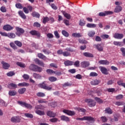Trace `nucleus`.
I'll return each instance as SVG.
<instances>
[{
	"label": "nucleus",
	"instance_id": "obj_1",
	"mask_svg": "<svg viewBox=\"0 0 125 125\" xmlns=\"http://www.w3.org/2000/svg\"><path fill=\"white\" fill-rule=\"evenodd\" d=\"M76 120L78 121H88V122H91V123H94L95 119L90 116H85L83 118H77Z\"/></svg>",
	"mask_w": 125,
	"mask_h": 125
},
{
	"label": "nucleus",
	"instance_id": "obj_2",
	"mask_svg": "<svg viewBox=\"0 0 125 125\" xmlns=\"http://www.w3.org/2000/svg\"><path fill=\"white\" fill-rule=\"evenodd\" d=\"M29 69L32 71H34L35 72H42V68L34 64H32L30 66Z\"/></svg>",
	"mask_w": 125,
	"mask_h": 125
},
{
	"label": "nucleus",
	"instance_id": "obj_3",
	"mask_svg": "<svg viewBox=\"0 0 125 125\" xmlns=\"http://www.w3.org/2000/svg\"><path fill=\"white\" fill-rule=\"evenodd\" d=\"M39 86L41 88H43V89H46V90H51L52 89V87L51 85L47 86L45 84V82H43L42 83L39 84Z\"/></svg>",
	"mask_w": 125,
	"mask_h": 125
},
{
	"label": "nucleus",
	"instance_id": "obj_4",
	"mask_svg": "<svg viewBox=\"0 0 125 125\" xmlns=\"http://www.w3.org/2000/svg\"><path fill=\"white\" fill-rule=\"evenodd\" d=\"M85 102L88 104L89 107H94L96 105V102L92 100V99H86Z\"/></svg>",
	"mask_w": 125,
	"mask_h": 125
},
{
	"label": "nucleus",
	"instance_id": "obj_5",
	"mask_svg": "<svg viewBox=\"0 0 125 125\" xmlns=\"http://www.w3.org/2000/svg\"><path fill=\"white\" fill-rule=\"evenodd\" d=\"M16 30L17 31V32L16 33V35L18 36V37H20L22 34H23L24 32V29H23L21 28H20L19 27H16Z\"/></svg>",
	"mask_w": 125,
	"mask_h": 125
},
{
	"label": "nucleus",
	"instance_id": "obj_6",
	"mask_svg": "<svg viewBox=\"0 0 125 125\" xmlns=\"http://www.w3.org/2000/svg\"><path fill=\"white\" fill-rule=\"evenodd\" d=\"M18 103L22 107H25V108H28V109H32L33 107L31 104H28L25 102L19 101L18 102Z\"/></svg>",
	"mask_w": 125,
	"mask_h": 125
},
{
	"label": "nucleus",
	"instance_id": "obj_7",
	"mask_svg": "<svg viewBox=\"0 0 125 125\" xmlns=\"http://www.w3.org/2000/svg\"><path fill=\"white\" fill-rule=\"evenodd\" d=\"M64 114H67L68 116H75L76 115V112L74 111H71L67 109H64L63 110Z\"/></svg>",
	"mask_w": 125,
	"mask_h": 125
},
{
	"label": "nucleus",
	"instance_id": "obj_8",
	"mask_svg": "<svg viewBox=\"0 0 125 125\" xmlns=\"http://www.w3.org/2000/svg\"><path fill=\"white\" fill-rule=\"evenodd\" d=\"M99 69L102 74H104V75H108V70L106 67L104 66H100Z\"/></svg>",
	"mask_w": 125,
	"mask_h": 125
},
{
	"label": "nucleus",
	"instance_id": "obj_9",
	"mask_svg": "<svg viewBox=\"0 0 125 125\" xmlns=\"http://www.w3.org/2000/svg\"><path fill=\"white\" fill-rule=\"evenodd\" d=\"M11 121L12 123H20L21 119H20V117L18 116H15L11 118Z\"/></svg>",
	"mask_w": 125,
	"mask_h": 125
},
{
	"label": "nucleus",
	"instance_id": "obj_10",
	"mask_svg": "<svg viewBox=\"0 0 125 125\" xmlns=\"http://www.w3.org/2000/svg\"><path fill=\"white\" fill-rule=\"evenodd\" d=\"M115 39H118V40H122L124 38V34L115 33L114 36Z\"/></svg>",
	"mask_w": 125,
	"mask_h": 125
},
{
	"label": "nucleus",
	"instance_id": "obj_11",
	"mask_svg": "<svg viewBox=\"0 0 125 125\" xmlns=\"http://www.w3.org/2000/svg\"><path fill=\"white\" fill-rule=\"evenodd\" d=\"M109 14H113V12L108 11H105L104 13L101 12V13H99V16H106V15H108Z\"/></svg>",
	"mask_w": 125,
	"mask_h": 125
},
{
	"label": "nucleus",
	"instance_id": "obj_12",
	"mask_svg": "<svg viewBox=\"0 0 125 125\" xmlns=\"http://www.w3.org/2000/svg\"><path fill=\"white\" fill-rule=\"evenodd\" d=\"M3 28V30H5V31H11V30H13V27L8 24L4 25Z\"/></svg>",
	"mask_w": 125,
	"mask_h": 125
},
{
	"label": "nucleus",
	"instance_id": "obj_13",
	"mask_svg": "<svg viewBox=\"0 0 125 125\" xmlns=\"http://www.w3.org/2000/svg\"><path fill=\"white\" fill-rule=\"evenodd\" d=\"M34 61L36 64H38V65H40V66H42V67H44V63L43 62L40 61L39 59H35L34 60Z\"/></svg>",
	"mask_w": 125,
	"mask_h": 125
},
{
	"label": "nucleus",
	"instance_id": "obj_14",
	"mask_svg": "<svg viewBox=\"0 0 125 125\" xmlns=\"http://www.w3.org/2000/svg\"><path fill=\"white\" fill-rule=\"evenodd\" d=\"M81 65L83 68H86V67H88V66H89V62L83 61L81 62Z\"/></svg>",
	"mask_w": 125,
	"mask_h": 125
},
{
	"label": "nucleus",
	"instance_id": "obj_15",
	"mask_svg": "<svg viewBox=\"0 0 125 125\" xmlns=\"http://www.w3.org/2000/svg\"><path fill=\"white\" fill-rule=\"evenodd\" d=\"M74 110H76V111H78V112H82L83 113V115H84V113L86 112V110L85 109L83 108L82 107H75Z\"/></svg>",
	"mask_w": 125,
	"mask_h": 125
},
{
	"label": "nucleus",
	"instance_id": "obj_16",
	"mask_svg": "<svg viewBox=\"0 0 125 125\" xmlns=\"http://www.w3.org/2000/svg\"><path fill=\"white\" fill-rule=\"evenodd\" d=\"M1 64L3 66V68L4 69H5L6 70H7V69H8V68H9V67H10V65L9 64L4 62V61H2L1 62Z\"/></svg>",
	"mask_w": 125,
	"mask_h": 125
},
{
	"label": "nucleus",
	"instance_id": "obj_17",
	"mask_svg": "<svg viewBox=\"0 0 125 125\" xmlns=\"http://www.w3.org/2000/svg\"><path fill=\"white\" fill-rule=\"evenodd\" d=\"M99 63L101 65H109L110 62L107 60H101L99 62Z\"/></svg>",
	"mask_w": 125,
	"mask_h": 125
},
{
	"label": "nucleus",
	"instance_id": "obj_18",
	"mask_svg": "<svg viewBox=\"0 0 125 125\" xmlns=\"http://www.w3.org/2000/svg\"><path fill=\"white\" fill-rule=\"evenodd\" d=\"M30 34L31 35H32V36H37V37H40L41 36V34H40V33H39L38 31L36 30H32L30 32Z\"/></svg>",
	"mask_w": 125,
	"mask_h": 125
},
{
	"label": "nucleus",
	"instance_id": "obj_19",
	"mask_svg": "<svg viewBox=\"0 0 125 125\" xmlns=\"http://www.w3.org/2000/svg\"><path fill=\"white\" fill-rule=\"evenodd\" d=\"M94 46L98 49L99 51H103V46H102L101 44H95Z\"/></svg>",
	"mask_w": 125,
	"mask_h": 125
},
{
	"label": "nucleus",
	"instance_id": "obj_20",
	"mask_svg": "<svg viewBox=\"0 0 125 125\" xmlns=\"http://www.w3.org/2000/svg\"><path fill=\"white\" fill-rule=\"evenodd\" d=\"M61 120L62 121H64V122H70V118L64 115H62L61 117Z\"/></svg>",
	"mask_w": 125,
	"mask_h": 125
},
{
	"label": "nucleus",
	"instance_id": "obj_21",
	"mask_svg": "<svg viewBox=\"0 0 125 125\" xmlns=\"http://www.w3.org/2000/svg\"><path fill=\"white\" fill-rule=\"evenodd\" d=\"M18 13L20 16L21 17L22 19H26V18H27V17L26 16V15H25V14H24L23 11H19Z\"/></svg>",
	"mask_w": 125,
	"mask_h": 125
},
{
	"label": "nucleus",
	"instance_id": "obj_22",
	"mask_svg": "<svg viewBox=\"0 0 125 125\" xmlns=\"http://www.w3.org/2000/svg\"><path fill=\"white\" fill-rule=\"evenodd\" d=\"M47 116L50 117L51 118H54V117L56 116V114H55L52 111H48L47 113Z\"/></svg>",
	"mask_w": 125,
	"mask_h": 125
},
{
	"label": "nucleus",
	"instance_id": "obj_23",
	"mask_svg": "<svg viewBox=\"0 0 125 125\" xmlns=\"http://www.w3.org/2000/svg\"><path fill=\"white\" fill-rule=\"evenodd\" d=\"M72 37H74V38H81L83 37V35L80 33H74L72 34Z\"/></svg>",
	"mask_w": 125,
	"mask_h": 125
},
{
	"label": "nucleus",
	"instance_id": "obj_24",
	"mask_svg": "<svg viewBox=\"0 0 125 125\" xmlns=\"http://www.w3.org/2000/svg\"><path fill=\"white\" fill-rule=\"evenodd\" d=\"M64 64L65 66H71L74 65V62L70 61H66L64 62Z\"/></svg>",
	"mask_w": 125,
	"mask_h": 125
},
{
	"label": "nucleus",
	"instance_id": "obj_25",
	"mask_svg": "<svg viewBox=\"0 0 125 125\" xmlns=\"http://www.w3.org/2000/svg\"><path fill=\"white\" fill-rule=\"evenodd\" d=\"M26 91V88H21L18 90V92L20 94H24Z\"/></svg>",
	"mask_w": 125,
	"mask_h": 125
},
{
	"label": "nucleus",
	"instance_id": "obj_26",
	"mask_svg": "<svg viewBox=\"0 0 125 125\" xmlns=\"http://www.w3.org/2000/svg\"><path fill=\"white\" fill-rule=\"evenodd\" d=\"M62 12L64 16L67 18V19H70V18H71V16L70 15V14L66 13L64 11H62Z\"/></svg>",
	"mask_w": 125,
	"mask_h": 125
},
{
	"label": "nucleus",
	"instance_id": "obj_27",
	"mask_svg": "<svg viewBox=\"0 0 125 125\" xmlns=\"http://www.w3.org/2000/svg\"><path fill=\"white\" fill-rule=\"evenodd\" d=\"M38 56L39 58H40L41 59H43V60H46L47 59L46 57H45L42 53L38 54Z\"/></svg>",
	"mask_w": 125,
	"mask_h": 125
},
{
	"label": "nucleus",
	"instance_id": "obj_28",
	"mask_svg": "<svg viewBox=\"0 0 125 125\" xmlns=\"http://www.w3.org/2000/svg\"><path fill=\"white\" fill-rule=\"evenodd\" d=\"M95 35V31H90L88 32V36L90 37V38H92Z\"/></svg>",
	"mask_w": 125,
	"mask_h": 125
},
{
	"label": "nucleus",
	"instance_id": "obj_29",
	"mask_svg": "<svg viewBox=\"0 0 125 125\" xmlns=\"http://www.w3.org/2000/svg\"><path fill=\"white\" fill-rule=\"evenodd\" d=\"M35 113L40 116H43L44 115V111L42 110H36Z\"/></svg>",
	"mask_w": 125,
	"mask_h": 125
},
{
	"label": "nucleus",
	"instance_id": "obj_30",
	"mask_svg": "<svg viewBox=\"0 0 125 125\" xmlns=\"http://www.w3.org/2000/svg\"><path fill=\"white\" fill-rule=\"evenodd\" d=\"M9 88H17V85L14 83H11L8 85Z\"/></svg>",
	"mask_w": 125,
	"mask_h": 125
},
{
	"label": "nucleus",
	"instance_id": "obj_31",
	"mask_svg": "<svg viewBox=\"0 0 125 125\" xmlns=\"http://www.w3.org/2000/svg\"><path fill=\"white\" fill-rule=\"evenodd\" d=\"M122 9H123V8H122L121 6H117L116 7L114 10V12L116 13L120 12H121V10H122Z\"/></svg>",
	"mask_w": 125,
	"mask_h": 125
},
{
	"label": "nucleus",
	"instance_id": "obj_32",
	"mask_svg": "<svg viewBox=\"0 0 125 125\" xmlns=\"http://www.w3.org/2000/svg\"><path fill=\"white\" fill-rule=\"evenodd\" d=\"M86 27L87 28H96V24L94 23H87Z\"/></svg>",
	"mask_w": 125,
	"mask_h": 125
},
{
	"label": "nucleus",
	"instance_id": "obj_33",
	"mask_svg": "<svg viewBox=\"0 0 125 125\" xmlns=\"http://www.w3.org/2000/svg\"><path fill=\"white\" fill-rule=\"evenodd\" d=\"M17 94V93L15 90H10L9 91V95H10V96H15V95Z\"/></svg>",
	"mask_w": 125,
	"mask_h": 125
},
{
	"label": "nucleus",
	"instance_id": "obj_34",
	"mask_svg": "<svg viewBox=\"0 0 125 125\" xmlns=\"http://www.w3.org/2000/svg\"><path fill=\"white\" fill-rule=\"evenodd\" d=\"M7 37L10 39H14L16 37V35H15V34L13 33H8Z\"/></svg>",
	"mask_w": 125,
	"mask_h": 125
},
{
	"label": "nucleus",
	"instance_id": "obj_35",
	"mask_svg": "<svg viewBox=\"0 0 125 125\" xmlns=\"http://www.w3.org/2000/svg\"><path fill=\"white\" fill-rule=\"evenodd\" d=\"M105 112L106 114H109L110 115L113 114V111H112V109H111V108L109 107L105 109Z\"/></svg>",
	"mask_w": 125,
	"mask_h": 125
},
{
	"label": "nucleus",
	"instance_id": "obj_36",
	"mask_svg": "<svg viewBox=\"0 0 125 125\" xmlns=\"http://www.w3.org/2000/svg\"><path fill=\"white\" fill-rule=\"evenodd\" d=\"M29 83H19L18 84L19 86H29Z\"/></svg>",
	"mask_w": 125,
	"mask_h": 125
},
{
	"label": "nucleus",
	"instance_id": "obj_37",
	"mask_svg": "<svg viewBox=\"0 0 125 125\" xmlns=\"http://www.w3.org/2000/svg\"><path fill=\"white\" fill-rule=\"evenodd\" d=\"M83 55L84 56H85V57H93V55L88 52L84 53Z\"/></svg>",
	"mask_w": 125,
	"mask_h": 125
},
{
	"label": "nucleus",
	"instance_id": "obj_38",
	"mask_svg": "<svg viewBox=\"0 0 125 125\" xmlns=\"http://www.w3.org/2000/svg\"><path fill=\"white\" fill-rule=\"evenodd\" d=\"M33 17H36L37 18H40V14L37 12H33L32 14Z\"/></svg>",
	"mask_w": 125,
	"mask_h": 125
},
{
	"label": "nucleus",
	"instance_id": "obj_39",
	"mask_svg": "<svg viewBox=\"0 0 125 125\" xmlns=\"http://www.w3.org/2000/svg\"><path fill=\"white\" fill-rule=\"evenodd\" d=\"M113 43L114 45H117V46H122L123 45V42L114 41Z\"/></svg>",
	"mask_w": 125,
	"mask_h": 125
},
{
	"label": "nucleus",
	"instance_id": "obj_40",
	"mask_svg": "<svg viewBox=\"0 0 125 125\" xmlns=\"http://www.w3.org/2000/svg\"><path fill=\"white\" fill-rule=\"evenodd\" d=\"M99 83V81L97 80H95L91 82V84H92L93 85H97Z\"/></svg>",
	"mask_w": 125,
	"mask_h": 125
},
{
	"label": "nucleus",
	"instance_id": "obj_41",
	"mask_svg": "<svg viewBox=\"0 0 125 125\" xmlns=\"http://www.w3.org/2000/svg\"><path fill=\"white\" fill-rule=\"evenodd\" d=\"M49 81H50V82H56V81H57V78H56V77H54L53 76L52 77H50L49 78Z\"/></svg>",
	"mask_w": 125,
	"mask_h": 125
},
{
	"label": "nucleus",
	"instance_id": "obj_42",
	"mask_svg": "<svg viewBox=\"0 0 125 125\" xmlns=\"http://www.w3.org/2000/svg\"><path fill=\"white\" fill-rule=\"evenodd\" d=\"M49 5H50L51 7H52V8L53 9H54V10H57L58 9V7L56 5H55V4L54 3H49Z\"/></svg>",
	"mask_w": 125,
	"mask_h": 125
},
{
	"label": "nucleus",
	"instance_id": "obj_43",
	"mask_svg": "<svg viewBox=\"0 0 125 125\" xmlns=\"http://www.w3.org/2000/svg\"><path fill=\"white\" fill-rule=\"evenodd\" d=\"M49 21V19L48 18V17H44L43 19L42 23L43 24H46V22H48Z\"/></svg>",
	"mask_w": 125,
	"mask_h": 125
},
{
	"label": "nucleus",
	"instance_id": "obj_44",
	"mask_svg": "<svg viewBox=\"0 0 125 125\" xmlns=\"http://www.w3.org/2000/svg\"><path fill=\"white\" fill-rule=\"evenodd\" d=\"M14 43L15 44H16V45L19 46V47H21V46H22V43L20 42V41H16L14 42Z\"/></svg>",
	"mask_w": 125,
	"mask_h": 125
},
{
	"label": "nucleus",
	"instance_id": "obj_45",
	"mask_svg": "<svg viewBox=\"0 0 125 125\" xmlns=\"http://www.w3.org/2000/svg\"><path fill=\"white\" fill-rule=\"evenodd\" d=\"M16 7H17V8H19V9H22V8H23V6H22L21 3H18L16 4Z\"/></svg>",
	"mask_w": 125,
	"mask_h": 125
},
{
	"label": "nucleus",
	"instance_id": "obj_46",
	"mask_svg": "<svg viewBox=\"0 0 125 125\" xmlns=\"http://www.w3.org/2000/svg\"><path fill=\"white\" fill-rule=\"evenodd\" d=\"M37 96H38V97H44L45 94L42 92H39L37 94Z\"/></svg>",
	"mask_w": 125,
	"mask_h": 125
},
{
	"label": "nucleus",
	"instance_id": "obj_47",
	"mask_svg": "<svg viewBox=\"0 0 125 125\" xmlns=\"http://www.w3.org/2000/svg\"><path fill=\"white\" fill-rule=\"evenodd\" d=\"M62 33L63 36H64V37H66V38H67V37H69V33H68L67 31L65 30H62Z\"/></svg>",
	"mask_w": 125,
	"mask_h": 125
},
{
	"label": "nucleus",
	"instance_id": "obj_48",
	"mask_svg": "<svg viewBox=\"0 0 125 125\" xmlns=\"http://www.w3.org/2000/svg\"><path fill=\"white\" fill-rule=\"evenodd\" d=\"M33 76L34 77V78H35V79H41V78H42V76H41V75L36 73H34Z\"/></svg>",
	"mask_w": 125,
	"mask_h": 125
},
{
	"label": "nucleus",
	"instance_id": "obj_49",
	"mask_svg": "<svg viewBox=\"0 0 125 125\" xmlns=\"http://www.w3.org/2000/svg\"><path fill=\"white\" fill-rule=\"evenodd\" d=\"M15 75V73L13 71H10L7 73V76L8 77H12V76H14Z\"/></svg>",
	"mask_w": 125,
	"mask_h": 125
},
{
	"label": "nucleus",
	"instance_id": "obj_50",
	"mask_svg": "<svg viewBox=\"0 0 125 125\" xmlns=\"http://www.w3.org/2000/svg\"><path fill=\"white\" fill-rule=\"evenodd\" d=\"M10 45L11 47H12V48H13V49H14L15 50H16V49H17V47L15 45V44H14V43L13 42H11L10 43Z\"/></svg>",
	"mask_w": 125,
	"mask_h": 125
},
{
	"label": "nucleus",
	"instance_id": "obj_51",
	"mask_svg": "<svg viewBox=\"0 0 125 125\" xmlns=\"http://www.w3.org/2000/svg\"><path fill=\"white\" fill-rule=\"evenodd\" d=\"M17 65L20 67H21V68H24L25 66V64L20 62H17Z\"/></svg>",
	"mask_w": 125,
	"mask_h": 125
},
{
	"label": "nucleus",
	"instance_id": "obj_52",
	"mask_svg": "<svg viewBox=\"0 0 125 125\" xmlns=\"http://www.w3.org/2000/svg\"><path fill=\"white\" fill-rule=\"evenodd\" d=\"M24 116H25L26 118H30V119L33 118L34 117L31 113H25Z\"/></svg>",
	"mask_w": 125,
	"mask_h": 125
},
{
	"label": "nucleus",
	"instance_id": "obj_53",
	"mask_svg": "<svg viewBox=\"0 0 125 125\" xmlns=\"http://www.w3.org/2000/svg\"><path fill=\"white\" fill-rule=\"evenodd\" d=\"M62 55L64 57H67L68 56H70V52L68 51H65V52H63Z\"/></svg>",
	"mask_w": 125,
	"mask_h": 125
},
{
	"label": "nucleus",
	"instance_id": "obj_54",
	"mask_svg": "<svg viewBox=\"0 0 125 125\" xmlns=\"http://www.w3.org/2000/svg\"><path fill=\"white\" fill-rule=\"evenodd\" d=\"M46 72L47 74H49L50 75L54 74V71H53L52 69H47Z\"/></svg>",
	"mask_w": 125,
	"mask_h": 125
},
{
	"label": "nucleus",
	"instance_id": "obj_55",
	"mask_svg": "<svg viewBox=\"0 0 125 125\" xmlns=\"http://www.w3.org/2000/svg\"><path fill=\"white\" fill-rule=\"evenodd\" d=\"M89 76L90 77H97L98 74L96 72H91Z\"/></svg>",
	"mask_w": 125,
	"mask_h": 125
},
{
	"label": "nucleus",
	"instance_id": "obj_56",
	"mask_svg": "<svg viewBox=\"0 0 125 125\" xmlns=\"http://www.w3.org/2000/svg\"><path fill=\"white\" fill-rule=\"evenodd\" d=\"M35 109L36 110H39V109H40V110H43V107H42V105H36L35 106Z\"/></svg>",
	"mask_w": 125,
	"mask_h": 125
},
{
	"label": "nucleus",
	"instance_id": "obj_57",
	"mask_svg": "<svg viewBox=\"0 0 125 125\" xmlns=\"http://www.w3.org/2000/svg\"><path fill=\"white\" fill-rule=\"evenodd\" d=\"M124 98V95H122V94H120V95H118V96H117L116 97V99L117 100H119V99H122Z\"/></svg>",
	"mask_w": 125,
	"mask_h": 125
},
{
	"label": "nucleus",
	"instance_id": "obj_58",
	"mask_svg": "<svg viewBox=\"0 0 125 125\" xmlns=\"http://www.w3.org/2000/svg\"><path fill=\"white\" fill-rule=\"evenodd\" d=\"M101 38H102V39H108L109 38V35H107V34H104V35H102L101 36Z\"/></svg>",
	"mask_w": 125,
	"mask_h": 125
},
{
	"label": "nucleus",
	"instance_id": "obj_59",
	"mask_svg": "<svg viewBox=\"0 0 125 125\" xmlns=\"http://www.w3.org/2000/svg\"><path fill=\"white\" fill-rule=\"evenodd\" d=\"M0 104L2 106H7V104H6L3 100L1 99H0Z\"/></svg>",
	"mask_w": 125,
	"mask_h": 125
},
{
	"label": "nucleus",
	"instance_id": "obj_60",
	"mask_svg": "<svg viewBox=\"0 0 125 125\" xmlns=\"http://www.w3.org/2000/svg\"><path fill=\"white\" fill-rule=\"evenodd\" d=\"M34 27H36L37 28H39L41 27V24L38 22H36L33 24Z\"/></svg>",
	"mask_w": 125,
	"mask_h": 125
},
{
	"label": "nucleus",
	"instance_id": "obj_61",
	"mask_svg": "<svg viewBox=\"0 0 125 125\" xmlns=\"http://www.w3.org/2000/svg\"><path fill=\"white\" fill-rule=\"evenodd\" d=\"M58 121V119L56 118H54L50 119V122H51V123H56V122H57Z\"/></svg>",
	"mask_w": 125,
	"mask_h": 125
},
{
	"label": "nucleus",
	"instance_id": "obj_62",
	"mask_svg": "<svg viewBox=\"0 0 125 125\" xmlns=\"http://www.w3.org/2000/svg\"><path fill=\"white\" fill-rule=\"evenodd\" d=\"M22 77L24 80H28L29 79H30V76L27 74H24L22 76Z\"/></svg>",
	"mask_w": 125,
	"mask_h": 125
},
{
	"label": "nucleus",
	"instance_id": "obj_63",
	"mask_svg": "<svg viewBox=\"0 0 125 125\" xmlns=\"http://www.w3.org/2000/svg\"><path fill=\"white\" fill-rule=\"evenodd\" d=\"M0 10L1 11V12H6V8L4 6L1 7Z\"/></svg>",
	"mask_w": 125,
	"mask_h": 125
},
{
	"label": "nucleus",
	"instance_id": "obj_64",
	"mask_svg": "<svg viewBox=\"0 0 125 125\" xmlns=\"http://www.w3.org/2000/svg\"><path fill=\"white\" fill-rule=\"evenodd\" d=\"M95 100H96V101H97V102H98L99 103H102L103 102V101H102V100L99 99L98 97H95Z\"/></svg>",
	"mask_w": 125,
	"mask_h": 125
}]
</instances>
